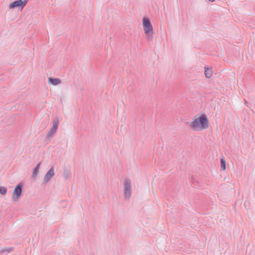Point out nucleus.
Instances as JSON below:
<instances>
[{
    "instance_id": "2eb2a0df",
    "label": "nucleus",
    "mask_w": 255,
    "mask_h": 255,
    "mask_svg": "<svg viewBox=\"0 0 255 255\" xmlns=\"http://www.w3.org/2000/svg\"><path fill=\"white\" fill-rule=\"evenodd\" d=\"M209 1H211V2H213L215 0H209Z\"/></svg>"
},
{
    "instance_id": "1a4fd4ad",
    "label": "nucleus",
    "mask_w": 255,
    "mask_h": 255,
    "mask_svg": "<svg viewBox=\"0 0 255 255\" xmlns=\"http://www.w3.org/2000/svg\"><path fill=\"white\" fill-rule=\"evenodd\" d=\"M205 75L208 78H210L212 75V71L209 68H205Z\"/></svg>"
},
{
    "instance_id": "f257e3e1",
    "label": "nucleus",
    "mask_w": 255,
    "mask_h": 255,
    "mask_svg": "<svg viewBox=\"0 0 255 255\" xmlns=\"http://www.w3.org/2000/svg\"><path fill=\"white\" fill-rule=\"evenodd\" d=\"M209 121L206 115L200 117H194L192 121L189 124V126L194 130L201 131L208 128Z\"/></svg>"
},
{
    "instance_id": "20e7f679",
    "label": "nucleus",
    "mask_w": 255,
    "mask_h": 255,
    "mask_svg": "<svg viewBox=\"0 0 255 255\" xmlns=\"http://www.w3.org/2000/svg\"><path fill=\"white\" fill-rule=\"evenodd\" d=\"M59 121L58 118H55L52 122V127L50 129L49 131L47 134L46 137L50 138H52L53 136V134L56 132L58 125H59Z\"/></svg>"
},
{
    "instance_id": "7ed1b4c3",
    "label": "nucleus",
    "mask_w": 255,
    "mask_h": 255,
    "mask_svg": "<svg viewBox=\"0 0 255 255\" xmlns=\"http://www.w3.org/2000/svg\"><path fill=\"white\" fill-rule=\"evenodd\" d=\"M124 195L126 199H129L131 196V181L129 179H126L123 183Z\"/></svg>"
},
{
    "instance_id": "0eeeda50",
    "label": "nucleus",
    "mask_w": 255,
    "mask_h": 255,
    "mask_svg": "<svg viewBox=\"0 0 255 255\" xmlns=\"http://www.w3.org/2000/svg\"><path fill=\"white\" fill-rule=\"evenodd\" d=\"M18 6H21L22 8H23L24 6H23V3L21 0H15L10 3L9 5V8L10 9H13L15 7H18Z\"/></svg>"
},
{
    "instance_id": "6e6552de",
    "label": "nucleus",
    "mask_w": 255,
    "mask_h": 255,
    "mask_svg": "<svg viewBox=\"0 0 255 255\" xmlns=\"http://www.w3.org/2000/svg\"><path fill=\"white\" fill-rule=\"evenodd\" d=\"M48 82L53 85H57L61 83V80L58 78H48Z\"/></svg>"
},
{
    "instance_id": "f8f14e48",
    "label": "nucleus",
    "mask_w": 255,
    "mask_h": 255,
    "mask_svg": "<svg viewBox=\"0 0 255 255\" xmlns=\"http://www.w3.org/2000/svg\"><path fill=\"white\" fill-rule=\"evenodd\" d=\"M221 168L223 170L226 169V161L224 158H222L221 160Z\"/></svg>"
},
{
    "instance_id": "9d476101",
    "label": "nucleus",
    "mask_w": 255,
    "mask_h": 255,
    "mask_svg": "<svg viewBox=\"0 0 255 255\" xmlns=\"http://www.w3.org/2000/svg\"><path fill=\"white\" fill-rule=\"evenodd\" d=\"M40 165V163H39L37 166L35 167L32 173V177H35L38 173V169Z\"/></svg>"
},
{
    "instance_id": "39448f33",
    "label": "nucleus",
    "mask_w": 255,
    "mask_h": 255,
    "mask_svg": "<svg viewBox=\"0 0 255 255\" xmlns=\"http://www.w3.org/2000/svg\"><path fill=\"white\" fill-rule=\"evenodd\" d=\"M54 168L52 167L45 175L43 180L42 181V184H44L48 182L50 179L54 175Z\"/></svg>"
},
{
    "instance_id": "423d86ee",
    "label": "nucleus",
    "mask_w": 255,
    "mask_h": 255,
    "mask_svg": "<svg viewBox=\"0 0 255 255\" xmlns=\"http://www.w3.org/2000/svg\"><path fill=\"white\" fill-rule=\"evenodd\" d=\"M22 192V185L18 184L15 187L13 191L12 199L13 200H16L21 195Z\"/></svg>"
},
{
    "instance_id": "ddd939ff",
    "label": "nucleus",
    "mask_w": 255,
    "mask_h": 255,
    "mask_svg": "<svg viewBox=\"0 0 255 255\" xmlns=\"http://www.w3.org/2000/svg\"><path fill=\"white\" fill-rule=\"evenodd\" d=\"M7 193V189L4 187L0 186V194L4 195Z\"/></svg>"
},
{
    "instance_id": "4468645a",
    "label": "nucleus",
    "mask_w": 255,
    "mask_h": 255,
    "mask_svg": "<svg viewBox=\"0 0 255 255\" xmlns=\"http://www.w3.org/2000/svg\"><path fill=\"white\" fill-rule=\"evenodd\" d=\"M70 174V172L68 170H65L63 174L64 178L66 179H67L69 178Z\"/></svg>"
},
{
    "instance_id": "9b49d317",
    "label": "nucleus",
    "mask_w": 255,
    "mask_h": 255,
    "mask_svg": "<svg viewBox=\"0 0 255 255\" xmlns=\"http://www.w3.org/2000/svg\"><path fill=\"white\" fill-rule=\"evenodd\" d=\"M12 248H3L0 251V253L1 254L5 252L7 253H9L12 251Z\"/></svg>"
},
{
    "instance_id": "f03ea898",
    "label": "nucleus",
    "mask_w": 255,
    "mask_h": 255,
    "mask_svg": "<svg viewBox=\"0 0 255 255\" xmlns=\"http://www.w3.org/2000/svg\"><path fill=\"white\" fill-rule=\"evenodd\" d=\"M142 25L144 31L147 38H151L153 34L152 25L148 18L143 17Z\"/></svg>"
}]
</instances>
